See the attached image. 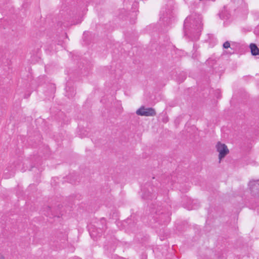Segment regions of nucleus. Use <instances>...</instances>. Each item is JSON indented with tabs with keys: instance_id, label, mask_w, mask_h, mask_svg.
Returning a JSON list of instances; mask_svg holds the SVG:
<instances>
[{
	"instance_id": "6",
	"label": "nucleus",
	"mask_w": 259,
	"mask_h": 259,
	"mask_svg": "<svg viewBox=\"0 0 259 259\" xmlns=\"http://www.w3.org/2000/svg\"><path fill=\"white\" fill-rule=\"evenodd\" d=\"M230 47V42L228 41H226L225 42H224V44H223V47L225 48V49H228L229 48V47Z\"/></svg>"
},
{
	"instance_id": "7",
	"label": "nucleus",
	"mask_w": 259,
	"mask_h": 259,
	"mask_svg": "<svg viewBox=\"0 0 259 259\" xmlns=\"http://www.w3.org/2000/svg\"><path fill=\"white\" fill-rule=\"evenodd\" d=\"M190 17H187L185 20V22H184V27H185L186 26V24L187 23H188L189 21H190Z\"/></svg>"
},
{
	"instance_id": "4",
	"label": "nucleus",
	"mask_w": 259,
	"mask_h": 259,
	"mask_svg": "<svg viewBox=\"0 0 259 259\" xmlns=\"http://www.w3.org/2000/svg\"><path fill=\"white\" fill-rule=\"evenodd\" d=\"M250 49L251 50V54L253 56L259 55V49L257 48L255 44H251L250 45Z\"/></svg>"
},
{
	"instance_id": "5",
	"label": "nucleus",
	"mask_w": 259,
	"mask_h": 259,
	"mask_svg": "<svg viewBox=\"0 0 259 259\" xmlns=\"http://www.w3.org/2000/svg\"><path fill=\"white\" fill-rule=\"evenodd\" d=\"M47 209L46 212L45 213V214L46 215H50L51 214V208L49 206L46 207Z\"/></svg>"
},
{
	"instance_id": "10",
	"label": "nucleus",
	"mask_w": 259,
	"mask_h": 259,
	"mask_svg": "<svg viewBox=\"0 0 259 259\" xmlns=\"http://www.w3.org/2000/svg\"><path fill=\"white\" fill-rule=\"evenodd\" d=\"M0 259H5V257L3 255H0Z\"/></svg>"
},
{
	"instance_id": "3",
	"label": "nucleus",
	"mask_w": 259,
	"mask_h": 259,
	"mask_svg": "<svg viewBox=\"0 0 259 259\" xmlns=\"http://www.w3.org/2000/svg\"><path fill=\"white\" fill-rule=\"evenodd\" d=\"M249 186L252 194L259 197V180L250 181Z\"/></svg>"
},
{
	"instance_id": "1",
	"label": "nucleus",
	"mask_w": 259,
	"mask_h": 259,
	"mask_svg": "<svg viewBox=\"0 0 259 259\" xmlns=\"http://www.w3.org/2000/svg\"><path fill=\"white\" fill-rule=\"evenodd\" d=\"M136 114L140 116H154L156 115V112L153 108H145L143 106L136 111Z\"/></svg>"
},
{
	"instance_id": "8",
	"label": "nucleus",
	"mask_w": 259,
	"mask_h": 259,
	"mask_svg": "<svg viewBox=\"0 0 259 259\" xmlns=\"http://www.w3.org/2000/svg\"><path fill=\"white\" fill-rule=\"evenodd\" d=\"M186 207L188 209H195L196 208V207L194 205H193L192 206H190L189 205H188Z\"/></svg>"
},
{
	"instance_id": "11",
	"label": "nucleus",
	"mask_w": 259,
	"mask_h": 259,
	"mask_svg": "<svg viewBox=\"0 0 259 259\" xmlns=\"http://www.w3.org/2000/svg\"><path fill=\"white\" fill-rule=\"evenodd\" d=\"M189 201H190V203H191V204H193V200H190Z\"/></svg>"
},
{
	"instance_id": "9",
	"label": "nucleus",
	"mask_w": 259,
	"mask_h": 259,
	"mask_svg": "<svg viewBox=\"0 0 259 259\" xmlns=\"http://www.w3.org/2000/svg\"><path fill=\"white\" fill-rule=\"evenodd\" d=\"M143 197L145 198V199H148L149 198V197L148 196H146L145 195V194L143 196Z\"/></svg>"
},
{
	"instance_id": "12",
	"label": "nucleus",
	"mask_w": 259,
	"mask_h": 259,
	"mask_svg": "<svg viewBox=\"0 0 259 259\" xmlns=\"http://www.w3.org/2000/svg\"><path fill=\"white\" fill-rule=\"evenodd\" d=\"M73 95H74V94H73V93L71 94L70 95H69V96H71V97H72V96H73Z\"/></svg>"
},
{
	"instance_id": "2",
	"label": "nucleus",
	"mask_w": 259,
	"mask_h": 259,
	"mask_svg": "<svg viewBox=\"0 0 259 259\" xmlns=\"http://www.w3.org/2000/svg\"><path fill=\"white\" fill-rule=\"evenodd\" d=\"M215 147L217 152H219V159L221 161L229 153V150L225 144L220 142H218Z\"/></svg>"
}]
</instances>
